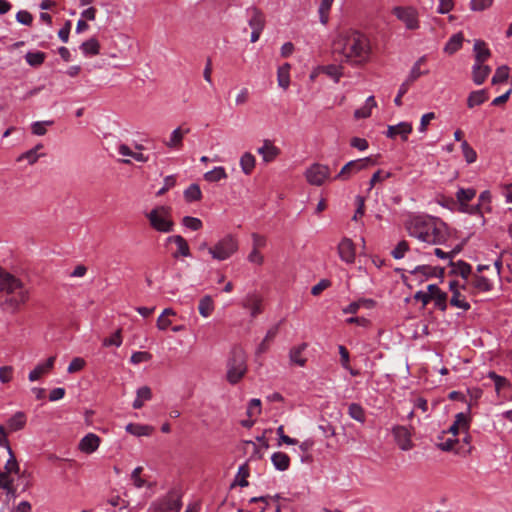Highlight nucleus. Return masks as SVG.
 <instances>
[{
    "label": "nucleus",
    "mask_w": 512,
    "mask_h": 512,
    "mask_svg": "<svg viewBox=\"0 0 512 512\" xmlns=\"http://www.w3.org/2000/svg\"><path fill=\"white\" fill-rule=\"evenodd\" d=\"M331 281L328 279H322L320 280L316 285H314L311 289V294L313 296H318L321 294L322 291L330 287Z\"/></svg>",
    "instance_id": "338daca9"
},
{
    "label": "nucleus",
    "mask_w": 512,
    "mask_h": 512,
    "mask_svg": "<svg viewBox=\"0 0 512 512\" xmlns=\"http://www.w3.org/2000/svg\"><path fill=\"white\" fill-rule=\"evenodd\" d=\"M184 198L187 202L199 201L202 198V192L198 184H191L184 191Z\"/></svg>",
    "instance_id": "37998d69"
},
{
    "label": "nucleus",
    "mask_w": 512,
    "mask_h": 512,
    "mask_svg": "<svg viewBox=\"0 0 512 512\" xmlns=\"http://www.w3.org/2000/svg\"><path fill=\"white\" fill-rule=\"evenodd\" d=\"M250 475V470L248 464H242L238 468L237 475L235 477L234 482L231 484V488L235 487L236 485H239L240 487H247L249 486V482L247 478Z\"/></svg>",
    "instance_id": "c756f323"
},
{
    "label": "nucleus",
    "mask_w": 512,
    "mask_h": 512,
    "mask_svg": "<svg viewBox=\"0 0 512 512\" xmlns=\"http://www.w3.org/2000/svg\"><path fill=\"white\" fill-rule=\"evenodd\" d=\"M472 286L480 292H490L493 289V284L487 277L477 274L473 276Z\"/></svg>",
    "instance_id": "f704fd0d"
},
{
    "label": "nucleus",
    "mask_w": 512,
    "mask_h": 512,
    "mask_svg": "<svg viewBox=\"0 0 512 512\" xmlns=\"http://www.w3.org/2000/svg\"><path fill=\"white\" fill-rule=\"evenodd\" d=\"M450 304L464 311H468L471 308V305L464 298L461 299L460 291H454L450 299Z\"/></svg>",
    "instance_id": "3c124183"
},
{
    "label": "nucleus",
    "mask_w": 512,
    "mask_h": 512,
    "mask_svg": "<svg viewBox=\"0 0 512 512\" xmlns=\"http://www.w3.org/2000/svg\"><path fill=\"white\" fill-rule=\"evenodd\" d=\"M427 73L428 71H421L416 69V67L411 68L409 75L407 76L406 80L400 85L398 93L394 98V103L396 106H402V97L408 92L410 85L413 82H415L418 78H420L422 75H425Z\"/></svg>",
    "instance_id": "9b49d317"
},
{
    "label": "nucleus",
    "mask_w": 512,
    "mask_h": 512,
    "mask_svg": "<svg viewBox=\"0 0 512 512\" xmlns=\"http://www.w3.org/2000/svg\"><path fill=\"white\" fill-rule=\"evenodd\" d=\"M374 164L375 161L371 157L349 161L342 167L334 179L342 181L348 180L352 175Z\"/></svg>",
    "instance_id": "1a4fd4ad"
},
{
    "label": "nucleus",
    "mask_w": 512,
    "mask_h": 512,
    "mask_svg": "<svg viewBox=\"0 0 512 512\" xmlns=\"http://www.w3.org/2000/svg\"><path fill=\"white\" fill-rule=\"evenodd\" d=\"M463 156L468 164L474 163L477 160L476 151L468 144L466 140L461 143Z\"/></svg>",
    "instance_id": "49530a36"
},
{
    "label": "nucleus",
    "mask_w": 512,
    "mask_h": 512,
    "mask_svg": "<svg viewBox=\"0 0 512 512\" xmlns=\"http://www.w3.org/2000/svg\"><path fill=\"white\" fill-rule=\"evenodd\" d=\"M470 427V417L463 412L455 415V420L447 429V432L456 437L460 432H467Z\"/></svg>",
    "instance_id": "dca6fc26"
},
{
    "label": "nucleus",
    "mask_w": 512,
    "mask_h": 512,
    "mask_svg": "<svg viewBox=\"0 0 512 512\" xmlns=\"http://www.w3.org/2000/svg\"><path fill=\"white\" fill-rule=\"evenodd\" d=\"M55 360L56 356H50L45 362L37 364L36 367L30 371L28 379L31 382L39 380L43 374L48 373L53 368Z\"/></svg>",
    "instance_id": "aec40b11"
},
{
    "label": "nucleus",
    "mask_w": 512,
    "mask_h": 512,
    "mask_svg": "<svg viewBox=\"0 0 512 512\" xmlns=\"http://www.w3.org/2000/svg\"><path fill=\"white\" fill-rule=\"evenodd\" d=\"M491 72V68L483 63L475 62L472 67V78L476 85H481L485 82Z\"/></svg>",
    "instance_id": "4be33fe9"
},
{
    "label": "nucleus",
    "mask_w": 512,
    "mask_h": 512,
    "mask_svg": "<svg viewBox=\"0 0 512 512\" xmlns=\"http://www.w3.org/2000/svg\"><path fill=\"white\" fill-rule=\"evenodd\" d=\"M335 51H339L343 56L342 62L353 66L366 63L370 57L369 39L357 30H348L340 35L335 43Z\"/></svg>",
    "instance_id": "f257e3e1"
},
{
    "label": "nucleus",
    "mask_w": 512,
    "mask_h": 512,
    "mask_svg": "<svg viewBox=\"0 0 512 512\" xmlns=\"http://www.w3.org/2000/svg\"><path fill=\"white\" fill-rule=\"evenodd\" d=\"M43 154L36 153V149H30L24 153H22L17 161L27 160L30 165L37 162V160L42 156Z\"/></svg>",
    "instance_id": "5fc2aeb1"
},
{
    "label": "nucleus",
    "mask_w": 512,
    "mask_h": 512,
    "mask_svg": "<svg viewBox=\"0 0 512 512\" xmlns=\"http://www.w3.org/2000/svg\"><path fill=\"white\" fill-rule=\"evenodd\" d=\"M246 15L251 30H264L265 16L261 10L252 6L246 9Z\"/></svg>",
    "instance_id": "ddd939ff"
},
{
    "label": "nucleus",
    "mask_w": 512,
    "mask_h": 512,
    "mask_svg": "<svg viewBox=\"0 0 512 512\" xmlns=\"http://www.w3.org/2000/svg\"><path fill=\"white\" fill-rule=\"evenodd\" d=\"M261 413V401L260 399L253 398L249 401L247 407V415L249 417L253 415H259Z\"/></svg>",
    "instance_id": "e2e57ef3"
},
{
    "label": "nucleus",
    "mask_w": 512,
    "mask_h": 512,
    "mask_svg": "<svg viewBox=\"0 0 512 512\" xmlns=\"http://www.w3.org/2000/svg\"><path fill=\"white\" fill-rule=\"evenodd\" d=\"M436 271H437V267H432L430 265H419L411 271V274H414V275L422 274L426 278H432V277H437Z\"/></svg>",
    "instance_id": "09e8293b"
},
{
    "label": "nucleus",
    "mask_w": 512,
    "mask_h": 512,
    "mask_svg": "<svg viewBox=\"0 0 512 512\" xmlns=\"http://www.w3.org/2000/svg\"><path fill=\"white\" fill-rule=\"evenodd\" d=\"M53 121H36L31 125L32 133L42 136L46 133V125H52Z\"/></svg>",
    "instance_id": "13d9d810"
},
{
    "label": "nucleus",
    "mask_w": 512,
    "mask_h": 512,
    "mask_svg": "<svg viewBox=\"0 0 512 512\" xmlns=\"http://www.w3.org/2000/svg\"><path fill=\"white\" fill-rule=\"evenodd\" d=\"M290 64L285 63L282 66L278 68L277 71V80L278 85L282 87L283 89H287L290 84Z\"/></svg>",
    "instance_id": "4c0bfd02"
},
{
    "label": "nucleus",
    "mask_w": 512,
    "mask_h": 512,
    "mask_svg": "<svg viewBox=\"0 0 512 512\" xmlns=\"http://www.w3.org/2000/svg\"><path fill=\"white\" fill-rule=\"evenodd\" d=\"M7 452L9 454V459L7 460L5 464V471L9 474L15 473L17 474L20 470L19 464L16 460V457L11 449V447L7 448Z\"/></svg>",
    "instance_id": "a18cd8bd"
},
{
    "label": "nucleus",
    "mask_w": 512,
    "mask_h": 512,
    "mask_svg": "<svg viewBox=\"0 0 512 512\" xmlns=\"http://www.w3.org/2000/svg\"><path fill=\"white\" fill-rule=\"evenodd\" d=\"M152 358V355L145 351H137L131 355L130 362L133 364H139L142 362L149 361Z\"/></svg>",
    "instance_id": "680f3d73"
},
{
    "label": "nucleus",
    "mask_w": 512,
    "mask_h": 512,
    "mask_svg": "<svg viewBox=\"0 0 512 512\" xmlns=\"http://www.w3.org/2000/svg\"><path fill=\"white\" fill-rule=\"evenodd\" d=\"M256 159L250 152H245L240 158V166L245 175H250L255 167Z\"/></svg>",
    "instance_id": "72a5a7b5"
},
{
    "label": "nucleus",
    "mask_w": 512,
    "mask_h": 512,
    "mask_svg": "<svg viewBox=\"0 0 512 512\" xmlns=\"http://www.w3.org/2000/svg\"><path fill=\"white\" fill-rule=\"evenodd\" d=\"M463 39L462 33L452 35L446 43L444 51L448 54H454L461 48Z\"/></svg>",
    "instance_id": "e433bc0d"
},
{
    "label": "nucleus",
    "mask_w": 512,
    "mask_h": 512,
    "mask_svg": "<svg viewBox=\"0 0 512 512\" xmlns=\"http://www.w3.org/2000/svg\"><path fill=\"white\" fill-rule=\"evenodd\" d=\"M16 20L23 25L29 26L33 21V17L28 11L20 10L16 14Z\"/></svg>",
    "instance_id": "774afa93"
},
{
    "label": "nucleus",
    "mask_w": 512,
    "mask_h": 512,
    "mask_svg": "<svg viewBox=\"0 0 512 512\" xmlns=\"http://www.w3.org/2000/svg\"><path fill=\"white\" fill-rule=\"evenodd\" d=\"M84 366H85V360L80 357H75L70 362L67 371H68V373H76V372L82 370L84 368Z\"/></svg>",
    "instance_id": "0e129e2a"
},
{
    "label": "nucleus",
    "mask_w": 512,
    "mask_h": 512,
    "mask_svg": "<svg viewBox=\"0 0 512 512\" xmlns=\"http://www.w3.org/2000/svg\"><path fill=\"white\" fill-rule=\"evenodd\" d=\"M475 53V62L484 63L491 55L486 43L482 40H476L473 47Z\"/></svg>",
    "instance_id": "c85d7f7f"
},
{
    "label": "nucleus",
    "mask_w": 512,
    "mask_h": 512,
    "mask_svg": "<svg viewBox=\"0 0 512 512\" xmlns=\"http://www.w3.org/2000/svg\"><path fill=\"white\" fill-rule=\"evenodd\" d=\"M150 226L161 233H169L174 230V222L171 219L169 209L165 206H157L146 213Z\"/></svg>",
    "instance_id": "20e7f679"
},
{
    "label": "nucleus",
    "mask_w": 512,
    "mask_h": 512,
    "mask_svg": "<svg viewBox=\"0 0 512 512\" xmlns=\"http://www.w3.org/2000/svg\"><path fill=\"white\" fill-rule=\"evenodd\" d=\"M308 344L303 342L297 346H294L289 351V359L292 364L304 367L307 363V359L302 357V353L306 350Z\"/></svg>",
    "instance_id": "5701e85b"
},
{
    "label": "nucleus",
    "mask_w": 512,
    "mask_h": 512,
    "mask_svg": "<svg viewBox=\"0 0 512 512\" xmlns=\"http://www.w3.org/2000/svg\"><path fill=\"white\" fill-rule=\"evenodd\" d=\"M338 254L342 261L351 264L355 261V246L351 239L343 238L338 245Z\"/></svg>",
    "instance_id": "2eb2a0df"
},
{
    "label": "nucleus",
    "mask_w": 512,
    "mask_h": 512,
    "mask_svg": "<svg viewBox=\"0 0 512 512\" xmlns=\"http://www.w3.org/2000/svg\"><path fill=\"white\" fill-rule=\"evenodd\" d=\"M247 371L246 358L242 350L234 349L227 361V381L235 385Z\"/></svg>",
    "instance_id": "39448f33"
},
{
    "label": "nucleus",
    "mask_w": 512,
    "mask_h": 512,
    "mask_svg": "<svg viewBox=\"0 0 512 512\" xmlns=\"http://www.w3.org/2000/svg\"><path fill=\"white\" fill-rule=\"evenodd\" d=\"M29 299V290L13 274L0 267V306L11 313L17 312Z\"/></svg>",
    "instance_id": "f03ea898"
},
{
    "label": "nucleus",
    "mask_w": 512,
    "mask_h": 512,
    "mask_svg": "<svg viewBox=\"0 0 512 512\" xmlns=\"http://www.w3.org/2000/svg\"><path fill=\"white\" fill-rule=\"evenodd\" d=\"M238 250V241L232 235H226L213 247L208 248L213 259L224 261L231 257Z\"/></svg>",
    "instance_id": "0eeeda50"
},
{
    "label": "nucleus",
    "mask_w": 512,
    "mask_h": 512,
    "mask_svg": "<svg viewBox=\"0 0 512 512\" xmlns=\"http://www.w3.org/2000/svg\"><path fill=\"white\" fill-rule=\"evenodd\" d=\"M409 250V244L405 240L400 241L396 247L391 251V255L395 259H402L405 253Z\"/></svg>",
    "instance_id": "864d4df0"
},
{
    "label": "nucleus",
    "mask_w": 512,
    "mask_h": 512,
    "mask_svg": "<svg viewBox=\"0 0 512 512\" xmlns=\"http://www.w3.org/2000/svg\"><path fill=\"white\" fill-rule=\"evenodd\" d=\"M142 471H143V468L141 466L136 467L132 471L131 479L136 488H142L146 484V481L143 478H141V476H140Z\"/></svg>",
    "instance_id": "6e6d98bb"
},
{
    "label": "nucleus",
    "mask_w": 512,
    "mask_h": 512,
    "mask_svg": "<svg viewBox=\"0 0 512 512\" xmlns=\"http://www.w3.org/2000/svg\"><path fill=\"white\" fill-rule=\"evenodd\" d=\"M273 466L278 471H286L290 467V457L284 452H275L271 456Z\"/></svg>",
    "instance_id": "a878e982"
},
{
    "label": "nucleus",
    "mask_w": 512,
    "mask_h": 512,
    "mask_svg": "<svg viewBox=\"0 0 512 512\" xmlns=\"http://www.w3.org/2000/svg\"><path fill=\"white\" fill-rule=\"evenodd\" d=\"M348 415L352 419H354V420H356V421H358L360 423H364L365 420H366L365 411H364L363 407L360 404H358V403H351V404H349V406H348Z\"/></svg>",
    "instance_id": "a19ab883"
},
{
    "label": "nucleus",
    "mask_w": 512,
    "mask_h": 512,
    "mask_svg": "<svg viewBox=\"0 0 512 512\" xmlns=\"http://www.w3.org/2000/svg\"><path fill=\"white\" fill-rule=\"evenodd\" d=\"M319 69L322 73L333 79L335 83H338L343 76V67L341 65L330 64L321 66Z\"/></svg>",
    "instance_id": "7c9ffc66"
},
{
    "label": "nucleus",
    "mask_w": 512,
    "mask_h": 512,
    "mask_svg": "<svg viewBox=\"0 0 512 512\" xmlns=\"http://www.w3.org/2000/svg\"><path fill=\"white\" fill-rule=\"evenodd\" d=\"M410 236L428 244H444L448 240L447 226L437 217H418L408 228Z\"/></svg>",
    "instance_id": "7ed1b4c3"
},
{
    "label": "nucleus",
    "mask_w": 512,
    "mask_h": 512,
    "mask_svg": "<svg viewBox=\"0 0 512 512\" xmlns=\"http://www.w3.org/2000/svg\"><path fill=\"white\" fill-rule=\"evenodd\" d=\"M127 433L134 436H150L153 432V427L149 425H142L138 423H128L125 427Z\"/></svg>",
    "instance_id": "cd10ccee"
},
{
    "label": "nucleus",
    "mask_w": 512,
    "mask_h": 512,
    "mask_svg": "<svg viewBox=\"0 0 512 512\" xmlns=\"http://www.w3.org/2000/svg\"><path fill=\"white\" fill-rule=\"evenodd\" d=\"M177 246V250L172 253V257L177 259L180 256L182 257H189L190 254V248L187 243V241L181 236L180 239L175 243Z\"/></svg>",
    "instance_id": "c03bdc74"
},
{
    "label": "nucleus",
    "mask_w": 512,
    "mask_h": 512,
    "mask_svg": "<svg viewBox=\"0 0 512 512\" xmlns=\"http://www.w3.org/2000/svg\"><path fill=\"white\" fill-rule=\"evenodd\" d=\"M307 181L311 185L321 186L330 176V169L326 165L315 163L305 172Z\"/></svg>",
    "instance_id": "9d476101"
},
{
    "label": "nucleus",
    "mask_w": 512,
    "mask_h": 512,
    "mask_svg": "<svg viewBox=\"0 0 512 512\" xmlns=\"http://www.w3.org/2000/svg\"><path fill=\"white\" fill-rule=\"evenodd\" d=\"M26 424V415L24 412H16L7 421V425L11 431H18L24 428Z\"/></svg>",
    "instance_id": "473e14b6"
},
{
    "label": "nucleus",
    "mask_w": 512,
    "mask_h": 512,
    "mask_svg": "<svg viewBox=\"0 0 512 512\" xmlns=\"http://www.w3.org/2000/svg\"><path fill=\"white\" fill-rule=\"evenodd\" d=\"M122 344V337L120 330L113 333L110 337H107L103 341V345L106 347L115 346L119 347Z\"/></svg>",
    "instance_id": "bf43d9fd"
},
{
    "label": "nucleus",
    "mask_w": 512,
    "mask_h": 512,
    "mask_svg": "<svg viewBox=\"0 0 512 512\" xmlns=\"http://www.w3.org/2000/svg\"><path fill=\"white\" fill-rule=\"evenodd\" d=\"M198 310L201 316L207 318L214 310V302L210 295H205L199 301Z\"/></svg>",
    "instance_id": "c9c22d12"
},
{
    "label": "nucleus",
    "mask_w": 512,
    "mask_h": 512,
    "mask_svg": "<svg viewBox=\"0 0 512 512\" xmlns=\"http://www.w3.org/2000/svg\"><path fill=\"white\" fill-rule=\"evenodd\" d=\"M257 153L262 157L263 162H273L281 153L269 139L263 140V145L257 149Z\"/></svg>",
    "instance_id": "4468645a"
},
{
    "label": "nucleus",
    "mask_w": 512,
    "mask_h": 512,
    "mask_svg": "<svg viewBox=\"0 0 512 512\" xmlns=\"http://www.w3.org/2000/svg\"><path fill=\"white\" fill-rule=\"evenodd\" d=\"M412 124L409 122H400L397 125L388 126L386 136L388 138H395L397 135H400L401 138L406 141L408 139V135L412 132Z\"/></svg>",
    "instance_id": "a211bd4d"
},
{
    "label": "nucleus",
    "mask_w": 512,
    "mask_h": 512,
    "mask_svg": "<svg viewBox=\"0 0 512 512\" xmlns=\"http://www.w3.org/2000/svg\"><path fill=\"white\" fill-rule=\"evenodd\" d=\"M487 377L494 382L495 390L497 393H499L503 389L510 387V382L508 381V379L501 375H498L494 371H490Z\"/></svg>",
    "instance_id": "79ce46f5"
},
{
    "label": "nucleus",
    "mask_w": 512,
    "mask_h": 512,
    "mask_svg": "<svg viewBox=\"0 0 512 512\" xmlns=\"http://www.w3.org/2000/svg\"><path fill=\"white\" fill-rule=\"evenodd\" d=\"M227 178V173L222 166L214 167L204 174V179L208 182H218Z\"/></svg>",
    "instance_id": "ea45409f"
},
{
    "label": "nucleus",
    "mask_w": 512,
    "mask_h": 512,
    "mask_svg": "<svg viewBox=\"0 0 512 512\" xmlns=\"http://www.w3.org/2000/svg\"><path fill=\"white\" fill-rule=\"evenodd\" d=\"M488 98L489 96L486 89L472 91L467 98V106L474 108L486 102Z\"/></svg>",
    "instance_id": "bb28decb"
},
{
    "label": "nucleus",
    "mask_w": 512,
    "mask_h": 512,
    "mask_svg": "<svg viewBox=\"0 0 512 512\" xmlns=\"http://www.w3.org/2000/svg\"><path fill=\"white\" fill-rule=\"evenodd\" d=\"M80 50L82 51L83 55L86 57L98 55L100 53L99 41L95 37H92V38L84 41L80 45Z\"/></svg>",
    "instance_id": "393cba45"
},
{
    "label": "nucleus",
    "mask_w": 512,
    "mask_h": 512,
    "mask_svg": "<svg viewBox=\"0 0 512 512\" xmlns=\"http://www.w3.org/2000/svg\"><path fill=\"white\" fill-rule=\"evenodd\" d=\"M190 129L182 130L181 127L174 129L170 139L165 141V145L170 149L180 150L183 146L184 135L189 133Z\"/></svg>",
    "instance_id": "b1692460"
},
{
    "label": "nucleus",
    "mask_w": 512,
    "mask_h": 512,
    "mask_svg": "<svg viewBox=\"0 0 512 512\" xmlns=\"http://www.w3.org/2000/svg\"><path fill=\"white\" fill-rule=\"evenodd\" d=\"M100 437L94 433H88L79 442V450L91 454L95 452L100 445Z\"/></svg>",
    "instance_id": "6ab92c4d"
},
{
    "label": "nucleus",
    "mask_w": 512,
    "mask_h": 512,
    "mask_svg": "<svg viewBox=\"0 0 512 512\" xmlns=\"http://www.w3.org/2000/svg\"><path fill=\"white\" fill-rule=\"evenodd\" d=\"M182 495L177 489H170L165 495L151 503L153 512H180L182 508Z\"/></svg>",
    "instance_id": "423d86ee"
},
{
    "label": "nucleus",
    "mask_w": 512,
    "mask_h": 512,
    "mask_svg": "<svg viewBox=\"0 0 512 512\" xmlns=\"http://www.w3.org/2000/svg\"><path fill=\"white\" fill-rule=\"evenodd\" d=\"M376 106V101L374 96H369L363 107L356 109L354 112V117L356 119H364L368 118L371 115V110Z\"/></svg>",
    "instance_id": "2f4dec72"
},
{
    "label": "nucleus",
    "mask_w": 512,
    "mask_h": 512,
    "mask_svg": "<svg viewBox=\"0 0 512 512\" xmlns=\"http://www.w3.org/2000/svg\"><path fill=\"white\" fill-rule=\"evenodd\" d=\"M509 78V68L506 65L500 66L496 69L495 74L492 78V84H498L506 82Z\"/></svg>",
    "instance_id": "8fccbe9b"
},
{
    "label": "nucleus",
    "mask_w": 512,
    "mask_h": 512,
    "mask_svg": "<svg viewBox=\"0 0 512 512\" xmlns=\"http://www.w3.org/2000/svg\"><path fill=\"white\" fill-rule=\"evenodd\" d=\"M392 432L401 450L408 451L412 449L411 433L405 426H395Z\"/></svg>",
    "instance_id": "f8f14e48"
},
{
    "label": "nucleus",
    "mask_w": 512,
    "mask_h": 512,
    "mask_svg": "<svg viewBox=\"0 0 512 512\" xmlns=\"http://www.w3.org/2000/svg\"><path fill=\"white\" fill-rule=\"evenodd\" d=\"M494 0H471L470 9L472 11H483L493 4Z\"/></svg>",
    "instance_id": "4d7b16f0"
},
{
    "label": "nucleus",
    "mask_w": 512,
    "mask_h": 512,
    "mask_svg": "<svg viewBox=\"0 0 512 512\" xmlns=\"http://www.w3.org/2000/svg\"><path fill=\"white\" fill-rule=\"evenodd\" d=\"M438 204L441 205L442 207H445L451 211H455L456 208H457V202L455 199H453L452 197H446V196H441L438 200H437Z\"/></svg>",
    "instance_id": "69168bd1"
},
{
    "label": "nucleus",
    "mask_w": 512,
    "mask_h": 512,
    "mask_svg": "<svg viewBox=\"0 0 512 512\" xmlns=\"http://www.w3.org/2000/svg\"><path fill=\"white\" fill-rule=\"evenodd\" d=\"M46 59V54L41 51H29L25 55L26 62L32 67H38Z\"/></svg>",
    "instance_id": "58836bf2"
},
{
    "label": "nucleus",
    "mask_w": 512,
    "mask_h": 512,
    "mask_svg": "<svg viewBox=\"0 0 512 512\" xmlns=\"http://www.w3.org/2000/svg\"><path fill=\"white\" fill-rule=\"evenodd\" d=\"M476 195L474 188H459L456 193V202H469Z\"/></svg>",
    "instance_id": "de8ad7c7"
},
{
    "label": "nucleus",
    "mask_w": 512,
    "mask_h": 512,
    "mask_svg": "<svg viewBox=\"0 0 512 512\" xmlns=\"http://www.w3.org/2000/svg\"><path fill=\"white\" fill-rule=\"evenodd\" d=\"M392 14L401 21L407 30H417L420 28L418 10L413 6H395Z\"/></svg>",
    "instance_id": "6e6552de"
},
{
    "label": "nucleus",
    "mask_w": 512,
    "mask_h": 512,
    "mask_svg": "<svg viewBox=\"0 0 512 512\" xmlns=\"http://www.w3.org/2000/svg\"><path fill=\"white\" fill-rule=\"evenodd\" d=\"M456 443H459V440L453 436L450 438H446L442 442H437L436 446L442 451L449 452L453 450Z\"/></svg>",
    "instance_id": "052dcab7"
},
{
    "label": "nucleus",
    "mask_w": 512,
    "mask_h": 512,
    "mask_svg": "<svg viewBox=\"0 0 512 512\" xmlns=\"http://www.w3.org/2000/svg\"><path fill=\"white\" fill-rule=\"evenodd\" d=\"M182 225L192 231H198L203 226L202 221L199 218L192 217V216L183 217Z\"/></svg>",
    "instance_id": "603ef678"
},
{
    "label": "nucleus",
    "mask_w": 512,
    "mask_h": 512,
    "mask_svg": "<svg viewBox=\"0 0 512 512\" xmlns=\"http://www.w3.org/2000/svg\"><path fill=\"white\" fill-rule=\"evenodd\" d=\"M448 265L451 267L450 275L460 276L465 280L468 279L472 272V266L464 260L449 261Z\"/></svg>",
    "instance_id": "412c9836"
},
{
    "label": "nucleus",
    "mask_w": 512,
    "mask_h": 512,
    "mask_svg": "<svg viewBox=\"0 0 512 512\" xmlns=\"http://www.w3.org/2000/svg\"><path fill=\"white\" fill-rule=\"evenodd\" d=\"M427 291L431 295V300H434L435 307L442 312L447 310V293L442 291L436 284H429Z\"/></svg>",
    "instance_id": "f3484780"
}]
</instances>
